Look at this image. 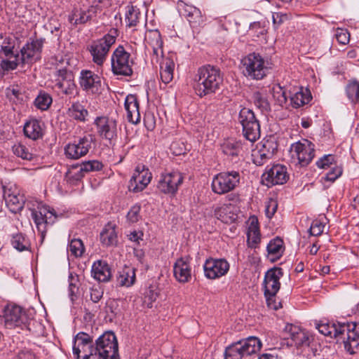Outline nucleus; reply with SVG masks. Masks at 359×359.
<instances>
[{
    "label": "nucleus",
    "instance_id": "nucleus-1",
    "mask_svg": "<svg viewBox=\"0 0 359 359\" xmlns=\"http://www.w3.org/2000/svg\"><path fill=\"white\" fill-rule=\"evenodd\" d=\"M315 325L320 333L336 339L337 344H342L351 355L359 351V323L321 320Z\"/></svg>",
    "mask_w": 359,
    "mask_h": 359
},
{
    "label": "nucleus",
    "instance_id": "nucleus-2",
    "mask_svg": "<svg viewBox=\"0 0 359 359\" xmlns=\"http://www.w3.org/2000/svg\"><path fill=\"white\" fill-rule=\"evenodd\" d=\"M223 81L220 69L208 65L198 69L193 79L192 86L199 97H211L222 89Z\"/></svg>",
    "mask_w": 359,
    "mask_h": 359
},
{
    "label": "nucleus",
    "instance_id": "nucleus-3",
    "mask_svg": "<svg viewBox=\"0 0 359 359\" xmlns=\"http://www.w3.org/2000/svg\"><path fill=\"white\" fill-rule=\"evenodd\" d=\"M118 36L117 29H111L102 38L92 41L87 46L93 62L97 66H102L107 60L111 46L116 43Z\"/></svg>",
    "mask_w": 359,
    "mask_h": 359
},
{
    "label": "nucleus",
    "instance_id": "nucleus-4",
    "mask_svg": "<svg viewBox=\"0 0 359 359\" xmlns=\"http://www.w3.org/2000/svg\"><path fill=\"white\" fill-rule=\"evenodd\" d=\"M262 343L255 337H249L232 343L226 347L224 359H248L261 348Z\"/></svg>",
    "mask_w": 359,
    "mask_h": 359
},
{
    "label": "nucleus",
    "instance_id": "nucleus-5",
    "mask_svg": "<svg viewBox=\"0 0 359 359\" xmlns=\"http://www.w3.org/2000/svg\"><path fill=\"white\" fill-rule=\"evenodd\" d=\"M243 74L245 76L252 80H262L266 76L269 63L257 53H249L241 60Z\"/></svg>",
    "mask_w": 359,
    "mask_h": 359
},
{
    "label": "nucleus",
    "instance_id": "nucleus-6",
    "mask_svg": "<svg viewBox=\"0 0 359 359\" xmlns=\"http://www.w3.org/2000/svg\"><path fill=\"white\" fill-rule=\"evenodd\" d=\"M238 121L242 126L243 137L251 142L257 141L261 135L260 124L254 111L247 107L240 110Z\"/></svg>",
    "mask_w": 359,
    "mask_h": 359
},
{
    "label": "nucleus",
    "instance_id": "nucleus-7",
    "mask_svg": "<svg viewBox=\"0 0 359 359\" xmlns=\"http://www.w3.org/2000/svg\"><path fill=\"white\" fill-rule=\"evenodd\" d=\"M130 53L127 52L124 47L119 45L112 53L111 56V72L115 76H131L133 74Z\"/></svg>",
    "mask_w": 359,
    "mask_h": 359
},
{
    "label": "nucleus",
    "instance_id": "nucleus-8",
    "mask_svg": "<svg viewBox=\"0 0 359 359\" xmlns=\"http://www.w3.org/2000/svg\"><path fill=\"white\" fill-rule=\"evenodd\" d=\"M241 175L236 170L221 172L212 181V190L217 194H224L233 191L240 184Z\"/></svg>",
    "mask_w": 359,
    "mask_h": 359
},
{
    "label": "nucleus",
    "instance_id": "nucleus-9",
    "mask_svg": "<svg viewBox=\"0 0 359 359\" xmlns=\"http://www.w3.org/2000/svg\"><path fill=\"white\" fill-rule=\"evenodd\" d=\"M95 355L101 359L115 358L118 355V346L116 337L111 331L105 332L95 341Z\"/></svg>",
    "mask_w": 359,
    "mask_h": 359
},
{
    "label": "nucleus",
    "instance_id": "nucleus-10",
    "mask_svg": "<svg viewBox=\"0 0 359 359\" xmlns=\"http://www.w3.org/2000/svg\"><path fill=\"white\" fill-rule=\"evenodd\" d=\"M184 182V176L178 170L161 172L157 184L158 190L165 194L175 196Z\"/></svg>",
    "mask_w": 359,
    "mask_h": 359
},
{
    "label": "nucleus",
    "instance_id": "nucleus-11",
    "mask_svg": "<svg viewBox=\"0 0 359 359\" xmlns=\"http://www.w3.org/2000/svg\"><path fill=\"white\" fill-rule=\"evenodd\" d=\"M4 318L5 325L9 329L19 327L22 330H30V319L18 305L8 304L4 309Z\"/></svg>",
    "mask_w": 359,
    "mask_h": 359
},
{
    "label": "nucleus",
    "instance_id": "nucleus-12",
    "mask_svg": "<svg viewBox=\"0 0 359 359\" xmlns=\"http://www.w3.org/2000/svg\"><path fill=\"white\" fill-rule=\"evenodd\" d=\"M96 138L93 134H86L80 137L78 141L69 143L65 148V154L67 158L70 159H79L86 156L95 145Z\"/></svg>",
    "mask_w": 359,
    "mask_h": 359
},
{
    "label": "nucleus",
    "instance_id": "nucleus-13",
    "mask_svg": "<svg viewBox=\"0 0 359 359\" xmlns=\"http://www.w3.org/2000/svg\"><path fill=\"white\" fill-rule=\"evenodd\" d=\"M44 41L42 38H30L20 49V62L24 65L40 60Z\"/></svg>",
    "mask_w": 359,
    "mask_h": 359
},
{
    "label": "nucleus",
    "instance_id": "nucleus-14",
    "mask_svg": "<svg viewBox=\"0 0 359 359\" xmlns=\"http://www.w3.org/2000/svg\"><path fill=\"white\" fill-rule=\"evenodd\" d=\"M55 86L64 95L75 97L79 95L74 76L72 71L66 68L57 69L55 73Z\"/></svg>",
    "mask_w": 359,
    "mask_h": 359
},
{
    "label": "nucleus",
    "instance_id": "nucleus-15",
    "mask_svg": "<svg viewBox=\"0 0 359 359\" xmlns=\"http://www.w3.org/2000/svg\"><path fill=\"white\" fill-rule=\"evenodd\" d=\"M73 353L77 359H90L95 355L93 338L86 332H79L74 339Z\"/></svg>",
    "mask_w": 359,
    "mask_h": 359
},
{
    "label": "nucleus",
    "instance_id": "nucleus-16",
    "mask_svg": "<svg viewBox=\"0 0 359 359\" xmlns=\"http://www.w3.org/2000/svg\"><path fill=\"white\" fill-rule=\"evenodd\" d=\"M314 144L308 140L304 142H297L290 147V153L292 158H297L302 166L308 165L314 157Z\"/></svg>",
    "mask_w": 359,
    "mask_h": 359
},
{
    "label": "nucleus",
    "instance_id": "nucleus-17",
    "mask_svg": "<svg viewBox=\"0 0 359 359\" xmlns=\"http://www.w3.org/2000/svg\"><path fill=\"white\" fill-rule=\"evenodd\" d=\"M32 217L36 226L38 231L41 233L42 238H44L46 232V226L53 224L56 218V214L53 209L48 206L38 207L37 210H32Z\"/></svg>",
    "mask_w": 359,
    "mask_h": 359
},
{
    "label": "nucleus",
    "instance_id": "nucleus-18",
    "mask_svg": "<svg viewBox=\"0 0 359 359\" xmlns=\"http://www.w3.org/2000/svg\"><path fill=\"white\" fill-rule=\"evenodd\" d=\"M284 331L287 334V339L291 340L290 345L297 348L308 347L313 341V336L299 326L287 324Z\"/></svg>",
    "mask_w": 359,
    "mask_h": 359
},
{
    "label": "nucleus",
    "instance_id": "nucleus-19",
    "mask_svg": "<svg viewBox=\"0 0 359 359\" xmlns=\"http://www.w3.org/2000/svg\"><path fill=\"white\" fill-rule=\"evenodd\" d=\"M94 124L100 137L109 141V144L116 139L117 122L115 119L107 116H99L95 119Z\"/></svg>",
    "mask_w": 359,
    "mask_h": 359
},
{
    "label": "nucleus",
    "instance_id": "nucleus-20",
    "mask_svg": "<svg viewBox=\"0 0 359 359\" xmlns=\"http://www.w3.org/2000/svg\"><path fill=\"white\" fill-rule=\"evenodd\" d=\"M229 266L225 259L208 258L203 264L205 276L210 280L219 278L227 273Z\"/></svg>",
    "mask_w": 359,
    "mask_h": 359
},
{
    "label": "nucleus",
    "instance_id": "nucleus-21",
    "mask_svg": "<svg viewBox=\"0 0 359 359\" xmlns=\"http://www.w3.org/2000/svg\"><path fill=\"white\" fill-rule=\"evenodd\" d=\"M276 149L277 146L273 141L266 140L259 143L252 150V162L257 166L263 165L273 156Z\"/></svg>",
    "mask_w": 359,
    "mask_h": 359
},
{
    "label": "nucleus",
    "instance_id": "nucleus-22",
    "mask_svg": "<svg viewBox=\"0 0 359 359\" xmlns=\"http://www.w3.org/2000/svg\"><path fill=\"white\" fill-rule=\"evenodd\" d=\"M79 84L83 90L88 93L92 94H99L101 93V78L90 70H82L81 72Z\"/></svg>",
    "mask_w": 359,
    "mask_h": 359
},
{
    "label": "nucleus",
    "instance_id": "nucleus-23",
    "mask_svg": "<svg viewBox=\"0 0 359 359\" xmlns=\"http://www.w3.org/2000/svg\"><path fill=\"white\" fill-rule=\"evenodd\" d=\"M151 177V173L148 169H144L143 166L142 169L140 170V167L137 166L129 182V191L134 193L142 191L149 184Z\"/></svg>",
    "mask_w": 359,
    "mask_h": 359
},
{
    "label": "nucleus",
    "instance_id": "nucleus-24",
    "mask_svg": "<svg viewBox=\"0 0 359 359\" xmlns=\"http://www.w3.org/2000/svg\"><path fill=\"white\" fill-rule=\"evenodd\" d=\"M283 276V269L273 267L268 270L264 279V293L276 294L280 287V279Z\"/></svg>",
    "mask_w": 359,
    "mask_h": 359
},
{
    "label": "nucleus",
    "instance_id": "nucleus-25",
    "mask_svg": "<svg viewBox=\"0 0 359 359\" xmlns=\"http://www.w3.org/2000/svg\"><path fill=\"white\" fill-rule=\"evenodd\" d=\"M288 178L287 168L279 164L273 165L266 173L263 175V180L266 182L267 186L283 184Z\"/></svg>",
    "mask_w": 359,
    "mask_h": 359
},
{
    "label": "nucleus",
    "instance_id": "nucleus-26",
    "mask_svg": "<svg viewBox=\"0 0 359 359\" xmlns=\"http://www.w3.org/2000/svg\"><path fill=\"white\" fill-rule=\"evenodd\" d=\"M174 276L182 283H188L191 278V267L189 257L177 259L173 266Z\"/></svg>",
    "mask_w": 359,
    "mask_h": 359
},
{
    "label": "nucleus",
    "instance_id": "nucleus-27",
    "mask_svg": "<svg viewBox=\"0 0 359 359\" xmlns=\"http://www.w3.org/2000/svg\"><path fill=\"white\" fill-rule=\"evenodd\" d=\"M96 15L95 8L90 7L87 10L74 8L68 15V21L72 26L76 27L79 25H84L91 21Z\"/></svg>",
    "mask_w": 359,
    "mask_h": 359
},
{
    "label": "nucleus",
    "instance_id": "nucleus-28",
    "mask_svg": "<svg viewBox=\"0 0 359 359\" xmlns=\"http://www.w3.org/2000/svg\"><path fill=\"white\" fill-rule=\"evenodd\" d=\"M4 198L6 206L12 213H18L23 209L25 201V196L18 190H11V189L5 190Z\"/></svg>",
    "mask_w": 359,
    "mask_h": 359
},
{
    "label": "nucleus",
    "instance_id": "nucleus-29",
    "mask_svg": "<svg viewBox=\"0 0 359 359\" xmlns=\"http://www.w3.org/2000/svg\"><path fill=\"white\" fill-rule=\"evenodd\" d=\"M289 93L290 104L296 109L309 104L312 99L310 90L303 87H294Z\"/></svg>",
    "mask_w": 359,
    "mask_h": 359
},
{
    "label": "nucleus",
    "instance_id": "nucleus-30",
    "mask_svg": "<svg viewBox=\"0 0 359 359\" xmlns=\"http://www.w3.org/2000/svg\"><path fill=\"white\" fill-rule=\"evenodd\" d=\"M243 144L241 141H238L234 139H228L223 142L221 144V149L222 153L227 156V158L235 163L240 160L241 153L243 150Z\"/></svg>",
    "mask_w": 359,
    "mask_h": 359
},
{
    "label": "nucleus",
    "instance_id": "nucleus-31",
    "mask_svg": "<svg viewBox=\"0 0 359 359\" xmlns=\"http://www.w3.org/2000/svg\"><path fill=\"white\" fill-rule=\"evenodd\" d=\"M91 276L98 282L107 283L112 276L111 267L106 261L97 260L92 266Z\"/></svg>",
    "mask_w": 359,
    "mask_h": 359
},
{
    "label": "nucleus",
    "instance_id": "nucleus-32",
    "mask_svg": "<svg viewBox=\"0 0 359 359\" xmlns=\"http://www.w3.org/2000/svg\"><path fill=\"white\" fill-rule=\"evenodd\" d=\"M125 109L127 111V118L129 122L137 123L140 121L139 102L134 95H128L125 100Z\"/></svg>",
    "mask_w": 359,
    "mask_h": 359
},
{
    "label": "nucleus",
    "instance_id": "nucleus-33",
    "mask_svg": "<svg viewBox=\"0 0 359 359\" xmlns=\"http://www.w3.org/2000/svg\"><path fill=\"white\" fill-rule=\"evenodd\" d=\"M13 154L19 158L26 161H33L39 156L36 149L32 145L19 142L12 147Z\"/></svg>",
    "mask_w": 359,
    "mask_h": 359
},
{
    "label": "nucleus",
    "instance_id": "nucleus-34",
    "mask_svg": "<svg viewBox=\"0 0 359 359\" xmlns=\"http://www.w3.org/2000/svg\"><path fill=\"white\" fill-rule=\"evenodd\" d=\"M175 66L174 55L172 54L164 57L160 64L161 79L165 84L172 81Z\"/></svg>",
    "mask_w": 359,
    "mask_h": 359
},
{
    "label": "nucleus",
    "instance_id": "nucleus-35",
    "mask_svg": "<svg viewBox=\"0 0 359 359\" xmlns=\"http://www.w3.org/2000/svg\"><path fill=\"white\" fill-rule=\"evenodd\" d=\"M23 131L25 135L32 140H37L43 136L41 122L37 119H32L26 122Z\"/></svg>",
    "mask_w": 359,
    "mask_h": 359
},
{
    "label": "nucleus",
    "instance_id": "nucleus-36",
    "mask_svg": "<svg viewBox=\"0 0 359 359\" xmlns=\"http://www.w3.org/2000/svg\"><path fill=\"white\" fill-rule=\"evenodd\" d=\"M135 269L130 266H124L118 272L116 276L117 285L121 287H130L135 281Z\"/></svg>",
    "mask_w": 359,
    "mask_h": 359
},
{
    "label": "nucleus",
    "instance_id": "nucleus-37",
    "mask_svg": "<svg viewBox=\"0 0 359 359\" xmlns=\"http://www.w3.org/2000/svg\"><path fill=\"white\" fill-rule=\"evenodd\" d=\"M284 250V243L280 238L276 237L271 240L266 246L268 258L272 262L277 261L282 257Z\"/></svg>",
    "mask_w": 359,
    "mask_h": 359
},
{
    "label": "nucleus",
    "instance_id": "nucleus-38",
    "mask_svg": "<svg viewBox=\"0 0 359 359\" xmlns=\"http://www.w3.org/2000/svg\"><path fill=\"white\" fill-rule=\"evenodd\" d=\"M67 115L76 121L84 123L87 121L89 113L82 103L74 102L67 110Z\"/></svg>",
    "mask_w": 359,
    "mask_h": 359
},
{
    "label": "nucleus",
    "instance_id": "nucleus-39",
    "mask_svg": "<svg viewBox=\"0 0 359 359\" xmlns=\"http://www.w3.org/2000/svg\"><path fill=\"white\" fill-rule=\"evenodd\" d=\"M214 215L225 224H231L237 219V215L231 211V205H223L217 208Z\"/></svg>",
    "mask_w": 359,
    "mask_h": 359
},
{
    "label": "nucleus",
    "instance_id": "nucleus-40",
    "mask_svg": "<svg viewBox=\"0 0 359 359\" xmlns=\"http://www.w3.org/2000/svg\"><path fill=\"white\" fill-rule=\"evenodd\" d=\"M100 241L105 246H111L117 243L115 226L109 223L100 233Z\"/></svg>",
    "mask_w": 359,
    "mask_h": 359
},
{
    "label": "nucleus",
    "instance_id": "nucleus-41",
    "mask_svg": "<svg viewBox=\"0 0 359 359\" xmlns=\"http://www.w3.org/2000/svg\"><path fill=\"white\" fill-rule=\"evenodd\" d=\"M53 103L52 96L43 90H40L37 96L34 100V107L41 110H48Z\"/></svg>",
    "mask_w": 359,
    "mask_h": 359
},
{
    "label": "nucleus",
    "instance_id": "nucleus-42",
    "mask_svg": "<svg viewBox=\"0 0 359 359\" xmlns=\"http://www.w3.org/2000/svg\"><path fill=\"white\" fill-rule=\"evenodd\" d=\"M85 176V172L83 171L81 166L79 164L72 165L65 175V179L67 183L72 185H76L81 181Z\"/></svg>",
    "mask_w": 359,
    "mask_h": 359
},
{
    "label": "nucleus",
    "instance_id": "nucleus-43",
    "mask_svg": "<svg viewBox=\"0 0 359 359\" xmlns=\"http://www.w3.org/2000/svg\"><path fill=\"white\" fill-rule=\"evenodd\" d=\"M11 245L19 252L29 250L31 248L29 239L22 233H18L13 236Z\"/></svg>",
    "mask_w": 359,
    "mask_h": 359
},
{
    "label": "nucleus",
    "instance_id": "nucleus-44",
    "mask_svg": "<svg viewBox=\"0 0 359 359\" xmlns=\"http://www.w3.org/2000/svg\"><path fill=\"white\" fill-rule=\"evenodd\" d=\"M126 22L127 26L135 27L139 22L140 12L139 8L133 5H128L126 8Z\"/></svg>",
    "mask_w": 359,
    "mask_h": 359
},
{
    "label": "nucleus",
    "instance_id": "nucleus-45",
    "mask_svg": "<svg viewBox=\"0 0 359 359\" xmlns=\"http://www.w3.org/2000/svg\"><path fill=\"white\" fill-rule=\"evenodd\" d=\"M251 226L248 232V244L250 248H256L259 243L261 238L257 226H254V221H252Z\"/></svg>",
    "mask_w": 359,
    "mask_h": 359
},
{
    "label": "nucleus",
    "instance_id": "nucleus-46",
    "mask_svg": "<svg viewBox=\"0 0 359 359\" xmlns=\"http://www.w3.org/2000/svg\"><path fill=\"white\" fill-rule=\"evenodd\" d=\"M346 93L352 103L359 102V83L356 80L349 81L346 87Z\"/></svg>",
    "mask_w": 359,
    "mask_h": 359
},
{
    "label": "nucleus",
    "instance_id": "nucleus-47",
    "mask_svg": "<svg viewBox=\"0 0 359 359\" xmlns=\"http://www.w3.org/2000/svg\"><path fill=\"white\" fill-rule=\"evenodd\" d=\"M252 99L254 104L262 112L270 111L271 107L268 100L266 96L259 91L255 92L252 95Z\"/></svg>",
    "mask_w": 359,
    "mask_h": 359
},
{
    "label": "nucleus",
    "instance_id": "nucleus-48",
    "mask_svg": "<svg viewBox=\"0 0 359 359\" xmlns=\"http://www.w3.org/2000/svg\"><path fill=\"white\" fill-rule=\"evenodd\" d=\"M146 42L148 46L152 47H163V41L161 34L158 29L150 30L146 38Z\"/></svg>",
    "mask_w": 359,
    "mask_h": 359
},
{
    "label": "nucleus",
    "instance_id": "nucleus-49",
    "mask_svg": "<svg viewBox=\"0 0 359 359\" xmlns=\"http://www.w3.org/2000/svg\"><path fill=\"white\" fill-rule=\"evenodd\" d=\"M68 250L76 257H81L85 251L82 241L79 238L72 239L68 245Z\"/></svg>",
    "mask_w": 359,
    "mask_h": 359
},
{
    "label": "nucleus",
    "instance_id": "nucleus-50",
    "mask_svg": "<svg viewBox=\"0 0 359 359\" xmlns=\"http://www.w3.org/2000/svg\"><path fill=\"white\" fill-rule=\"evenodd\" d=\"M80 165L85 174L90 172L100 171L104 167L103 163L97 160L84 161Z\"/></svg>",
    "mask_w": 359,
    "mask_h": 359
},
{
    "label": "nucleus",
    "instance_id": "nucleus-51",
    "mask_svg": "<svg viewBox=\"0 0 359 359\" xmlns=\"http://www.w3.org/2000/svg\"><path fill=\"white\" fill-rule=\"evenodd\" d=\"M140 210L141 205L140 204L136 203L133 205L126 215L127 221L133 224L139 222L142 218Z\"/></svg>",
    "mask_w": 359,
    "mask_h": 359
},
{
    "label": "nucleus",
    "instance_id": "nucleus-52",
    "mask_svg": "<svg viewBox=\"0 0 359 359\" xmlns=\"http://www.w3.org/2000/svg\"><path fill=\"white\" fill-rule=\"evenodd\" d=\"M14 60H3L1 62V69L4 72L5 71H11L17 69L20 62L19 60V54L17 53L14 56Z\"/></svg>",
    "mask_w": 359,
    "mask_h": 359
},
{
    "label": "nucleus",
    "instance_id": "nucleus-53",
    "mask_svg": "<svg viewBox=\"0 0 359 359\" xmlns=\"http://www.w3.org/2000/svg\"><path fill=\"white\" fill-rule=\"evenodd\" d=\"M335 37L339 43L346 45L350 41V34L346 29L337 28L335 33Z\"/></svg>",
    "mask_w": 359,
    "mask_h": 359
},
{
    "label": "nucleus",
    "instance_id": "nucleus-54",
    "mask_svg": "<svg viewBox=\"0 0 359 359\" xmlns=\"http://www.w3.org/2000/svg\"><path fill=\"white\" fill-rule=\"evenodd\" d=\"M334 156L333 155H325L316 162V165L320 168L327 169L332 165H336L334 163Z\"/></svg>",
    "mask_w": 359,
    "mask_h": 359
},
{
    "label": "nucleus",
    "instance_id": "nucleus-55",
    "mask_svg": "<svg viewBox=\"0 0 359 359\" xmlns=\"http://www.w3.org/2000/svg\"><path fill=\"white\" fill-rule=\"evenodd\" d=\"M325 224L320 220H313L311 223L309 232L310 234L314 236H318L323 233Z\"/></svg>",
    "mask_w": 359,
    "mask_h": 359
},
{
    "label": "nucleus",
    "instance_id": "nucleus-56",
    "mask_svg": "<svg viewBox=\"0 0 359 359\" xmlns=\"http://www.w3.org/2000/svg\"><path fill=\"white\" fill-rule=\"evenodd\" d=\"M103 293V289L100 285H93L90 290V300L97 303L102 299Z\"/></svg>",
    "mask_w": 359,
    "mask_h": 359
},
{
    "label": "nucleus",
    "instance_id": "nucleus-57",
    "mask_svg": "<svg viewBox=\"0 0 359 359\" xmlns=\"http://www.w3.org/2000/svg\"><path fill=\"white\" fill-rule=\"evenodd\" d=\"M11 38H6L1 47V51L6 57H11L15 55L13 53L14 45L11 43Z\"/></svg>",
    "mask_w": 359,
    "mask_h": 359
},
{
    "label": "nucleus",
    "instance_id": "nucleus-58",
    "mask_svg": "<svg viewBox=\"0 0 359 359\" xmlns=\"http://www.w3.org/2000/svg\"><path fill=\"white\" fill-rule=\"evenodd\" d=\"M264 297L269 309L276 311L281 307V303L277 301L276 294L264 293Z\"/></svg>",
    "mask_w": 359,
    "mask_h": 359
},
{
    "label": "nucleus",
    "instance_id": "nucleus-59",
    "mask_svg": "<svg viewBox=\"0 0 359 359\" xmlns=\"http://www.w3.org/2000/svg\"><path fill=\"white\" fill-rule=\"evenodd\" d=\"M342 174V168L337 165L334 167H331V170L329 171L326 176L325 180L329 182H334Z\"/></svg>",
    "mask_w": 359,
    "mask_h": 359
},
{
    "label": "nucleus",
    "instance_id": "nucleus-60",
    "mask_svg": "<svg viewBox=\"0 0 359 359\" xmlns=\"http://www.w3.org/2000/svg\"><path fill=\"white\" fill-rule=\"evenodd\" d=\"M278 208V203L275 200L270 199L265 207V213L268 218L271 219L276 213Z\"/></svg>",
    "mask_w": 359,
    "mask_h": 359
},
{
    "label": "nucleus",
    "instance_id": "nucleus-61",
    "mask_svg": "<svg viewBox=\"0 0 359 359\" xmlns=\"http://www.w3.org/2000/svg\"><path fill=\"white\" fill-rule=\"evenodd\" d=\"M152 55L151 60L152 63L158 64L160 62L161 57L163 55V47H152Z\"/></svg>",
    "mask_w": 359,
    "mask_h": 359
},
{
    "label": "nucleus",
    "instance_id": "nucleus-62",
    "mask_svg": "<svg viewBox=\"0 0 359 359\" xmlns=\"http://www.w3.org/2000/svg\"><path fill=\"white\" fill-rule=\"evenodd\" d=\"M274 97L280 106H283L287 101V93L280 86H278V91L275 92Z\"/></svg>",
    "mask_w": 359,
    "mask_h": 359
},
{
    "label": "nucleus",
    "instance_id": "nucleus-63",
    "mask_svg": "<svg viewBox=\"0 0 359 359\" xmlns=\"http://www.w3.org/2000/svg\"><path fill=\"white\" fill-rule=\"evenodd\" d=\"M249 29L250 32L257 33V36H259V34H264L265 32V29L262 27V25L259 22H252L250 25Z\"/></svg>",
    "mask_w": 359,
    "mask_h": 359
},
{
    "label": "nucleus",
    "instance_id": "nucleus-64",
    "mask_svg": "<svg viewBox=\"0 0 359 359\" xmlns=\"http://www.w3.org/2000/svg\"><path fill=\"white\" fill-rule=\"evenodd\" d=\"M17 359H36V355L30 350H22L18 354Z\"/></svg>",
    "mask_w": 359,
    "mask_h": 359
}]
</instances>
